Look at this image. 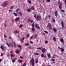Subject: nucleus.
Wrapping results in <instances>:
<instances>
[{
  "instance_id": "f03ea898",
  "label": "nucleus",
  "mask_w": 66,
  "mask_h": 66,
  "mask_svg": "<svg viewBox=\"0 0 66 66\" xmlns=\"http://www.w3.org/2000/svg\"><path fill=\"white\" fill-rule=\"evenodd\" d=\"M42 19V17L41 16L38 15L37 17V19L38 21H39Z\"/></svg>"
},
{
  "instance_id": "4be33fe9",
  "label": "nucleus",
  "mask_w": 66,
  "mask_h": 66,
  "mask_svg": "<svg viewBox=\"0 0 66 66\" xmlns=\"http://www.w3.org/2000/svg\"><path fill=\"white\" fill-rule=\"evenodd\" d=\"M34 63V61H32V63L31 64L32 66H34L35 64Z\"/></svg>"
},
{
  "instance_id": "7c9ffc66",
  "label": "nucleus",
  "mask_w": 66,
  "mask_h": 66,
  "mask_svg": "<svg viewBox=\"0 0 66 66\" xmlns=\"http://www.w3.org/2000/svg\"><path fill=\"white\" fill-rule=\"evenodd\" d=\"M53 30L54 32H56V31H57V30L56 29H54V28L53 29Z\"/></svg>"
},
{
  "instance_id": "052dcab7",
  "label": "nucleus",
  "mask_w": 66,
  "mask_h": 66,
  "mask_svg": "<svg viewBox=\"0 0 66 66\" xmlns=\"http://www.w3.org/2000/svg\"><path fill=\"white\" fill-rule=\"evenodd\" d=\"M29 49H32V48L31 47V46H29Z\"/></svg>"
},
{
  "instance_id": "58836bf2",
  "label": "nucleus",
  "mask_w": 66,
  "mask_h": 66,
  "mask_svg": "<svg viewBox=\"0 0 66 66\" xmlns=\"http://www.w3.org/2000/svg\"><path fill=\"white\" fill-rule=\"evenodd\" d=\"M14 45V47H15V48H16V43L15 44H14L13 45Z\"/></svg>"
},
{
  "instance_id": "9b49d317",
  "label": "nucleus",
  "mask_w": 66,
  "mask_h": 66,
  "mask_svg": "<svg viewBox=\"0 0 66 66\" xmlns=\"http://www.w3.org/2000/svg\"><path fill=\"white\" fill-rule=\"evenodd\" d=\"M24 38L23 37L22 38V39L21 40L22 43H23V42H24Z\"/></svg>"
},
{
  "instance_id": "4468645a",
  "label": "nucleus",
  "mask_w": 66,
  "mask_h": 66,
  "mask_svg": "<svg viewBox=\"0 0 66 66\" xmlns=\"http://www.w3.org/2000/svg\"><path fill=\"white\" fill-rule=\"evenodd\" d=\"M20 17H19L18 18H16V19H15V20H16V21H18V20H19V19H20Z\"/></svg>"
},
{
  "instance_id": "6ab92c4d",
  "label": "nucleus",
  "mask_w": 66,
  "mask_h": 66,
  "mask_svg": "<svg viewBox=\"0 0 66 66\" xmlns=\"http://www.w3.org/2000/svg\"><path fill=\"white\" fill-rule=\"evenodd\" d=\"M16 60V59H15L12 60V63H14V62H15Z\"/></svg>"
},
{
  "instance_id": "13d9d810",
  "label": "nucleus",
  "mask_w": 66,
  "mask_h": 66,
  "mask_svg": "<svg viewBox=\"0 0 66 66\" xmlns=\"http://www.w3.org/2000/svg\"><path fill=\"white\" fill-rule=\"evenodd\" d=\"M52 20H53V22H54V21H55V19H54L53 18Z\"/></svg>"
},
{
  "instance_id": "c03bdc74",
  "label": "nucleus",
  "mask_w": 66,
  "mask_h": 66,
  "mask_svg": "<svg viewBox=\"0 0 66 66\" xmlns=\"http://www.w3.org/2000/svg\"><path fill=\"white\" fill-rule=\"evenodd\" d=\"M20 59H23V57H22V56H20L19 57Z\"/></svg>"
},
{
  "instance_id": "bb28decb",
  "label": "nucleus",
  "mask_w": 66,
  "mask_h": 66,
  "mask_svg": "<svg viewBox=\"0 0 66 66\" xmlns=\"http://www.w3.org/2000/svg\"><path fill=\"white\" fill-rule=\"evenodd\" d=\"M15 55L13 54H11V57H14L15 56Z\"/></svg>"
},
{
  "instance_id": "5fc2aeb1",
  "label": "nucleus",
  "mask_w": 66,
  "mask_h": 66,
  "mask_svg": "<svg viewBox=\"0 0 66 66\" xmlns=\"http://www.w3.org/2000/svg\"><path fill=\"white\" fill-rule=\"evenodd\" d=\"M12 43L13 44H16V43L15 42H14V41H12Z\"/></svg>"
},
{
  "instance_id": "8fccbe9b",
  "label": "nucleus",
  "mask_w": 66,
  "mask_h": 66,
  "mask_svg": "<svg viewBox=\"0 0 66 66\" xmlns=\"http://www.w3.org/2000/svg\"><path fill=\"white\" fill-rule=\"evenodd\" d=\"M27 36L28 37H30V35L29 34H28L27 35Z\"/></svg>"
},
{
  "instance_id": "a18cd8bd",
  "label": "nucleus",
  "mask_w": 66,
  "mask_h": 66,
  "mask_svg": "<svg viewBox=\"0 0 66 66\" xmlns=\"http://www.w3.org/2000/svg\"><path fill=\"white\" fill-rule=\"evenodd\" d=\"M51 61H55V59H51Z\"/></svg>"
},
{
  "instance_id": "72a5a7b5",
  "label": "nucleus",
  "mask_w": 66,
  "mask_h": 66,
  "mask_svg": "<svg viewBox=\"0 0 66 66\" xmlns=\"http://www.w3.org/2000/svg\"><path fill=\"white\" fill-rule=\"evenodd\" d=\"M6 44H7V45L9 47H10V44H8V43H6Z\"/></svg>"
},
{
  "instance_id": "79ce46f5",
  "label": "nucleus",
  "mask_w": 66,
  "mask_h": 66,
  "mask_svg": "<svg viewBox=\"0 0 66 66\" xmlns=\"http://www.w3.org/2000/svg\"><path fill=\"white\" fill-rule=\"evenodd\" d=\"M18 47H19V48H20L21 47V46L20 45H18Z\"/></svg>"
},
{
  "instance_id": "3c124183",
  "label": "nucleus",
  "mask_w": 66,
  "mask_h": 66,
  "mask_svg": "<svg viewBox=\"0 0 66 66\" xmlns=\"http://www.w3.org/2000/svg\"><path fill=\"white\" fill-rule=\"evenodd\" d=\"M25 45L27 46H28V45H29V44L28 43H27Z\"/></svg>"
},
{
  "instance_id": "b1692460",
  "label": "nucleus",
  "mask_w": 66,
  "mask_h": 66,
  "mask_svg": "<svg viewBox=\"0 0 66 66\" xmlns=\"http://www.w3.org/2000/svg\"><path fill=\"white\" fill-rule=\"evenodd\" d=\"M9 44L11 46V47H12V48H13V47H14V46L11 43H10Z\"/></svg>"
},
{
  "instance_id": "bf43d9fd",
  "label": "nucleus",
  "mask_w": 66,
  "mask_h": 66,
  "mask_svg": "<svg viewBox=\"0 0 66 66\" xmlns=\"http://www.w3.org/2000/svg\"><path fill=\"white\" fill-rule=\"evenodd\" d=\"M14 7V6H11V7H10V9H12V8H13Z\"/></svg>"
},
{
  "instance_id": "338daca9",
  "label": "nucleus",
  "mask_w": 66,
  "mask_h": 66,
  "mask_svg": "<svg viewBox=\"0 0 66 66\" xmlns=\"http://www.w3.org/2000/svg\"><path fill=\"white\" fill-rule=\"evenodd\" d=\"M11 11H12V10H9V12H11Z\"/></svg>"
},
{
  "instance_id": "a878e982",
  "label": "nucleus",
  "mask_w": 66,
  "mask_h": 66,
  "mask_svg": "<svg viewBox=\"0 0 66 66\" xmlns=\"http://www.w3.org/2000/svg\"><path fill=\"white\" fill-rule=\"evenodd\" d=\"M37 34H36L34 36V38H36V39H37Z\"/></svg>"
},
{
  "instance_id": "f8f14e48",
  "label": "nucleus",
  "mask_w": 66,
  "mask_h": 66,
  "mask_svg": "<svg viewBox=\"0 0 66 66\" xmlns=\"http://www.w3.org/2000/svg\"><path fill=\"white\" fill-rule=\"evenodd\" d=\"M53 40L54 41L56 42V38L55 36L53 38Z\"/></svg>"
},
{
  "instance_id": "de8ad7c7",
  "label": "nucleus",
  "mask_w": 66,
  "mask_h": 66,
  "mask_svg": "<svg viewBox=\"0 0 66 66\" xmlns=\"http://www.w3.org/2000/svg\"><path fill=\"white\" fill-rule=\"evenodd\" d=\"M37 49H39V50H41L42 48L41 47H38L37 48Z\"/></svg>"
},
{
  "instance_id": "a19ab883",
  "label": "nucleus",
  "mask_w": 66,
  "mask_h": 66,
  "mask_svg": "<svg viewBox=\"0 0 66 66\" xmlns=\"http://www.w3.org/2000/svg\"><path fill=\"white\" fill-rule=\"evenodd\" d=\"M61 12H62L63 13H65V11H64V10H61Z\"/></svg>"
},
{
  "instance_id": "f704fd0d",
  "label": "nucleus",
  "mask_w": 66,
  "mask_h": 66,
  "mask_svg": "<svg viewBox=\"0 0 66 66\" xmlns=\"http://www.w3.org/2000/svg\"><path fill=\"white\" fill-rule=\"evenodd\" d=\"M44 32L45 33H46V34H48V31H46L44 30Z\"/></svg>"
},
{
  "instance_id": "9d476101",
  "label": "nucleus",
  "mask_w": 66,
  "mask_h": 66,
  "mask_svg": "<svg viewBox=\"0 0 66 66\" xmlns=\"http://www.w3.org/2000/svg\"><path fill=\"white\" fill-rule=\"evenodd\" d=\"M61 24L62 26V28L64 27V22L63 21H62L61 22Z\"/></svg>"
},
{
  "instance_id": "c85d7f7f",
  "label": "nucleus",
  "mask_w": 66,
  "mask_h": 66,
  "mask_svg": "<svg viewBox=\"0 0 66 66\" xmlns=\"http://www.w3.org/2000/svg\"><path fill=\"white\" fill-rule=\"evenodd\" d=\"M59 8H60V10H61V9H62V5H59Z\"/></svg>"
},
{
  "instance_id": "1a4fd4ad",
  "label": "nucleus",
  "mask_w": 66,
  "mask_h": 66,
  "mask_svg": "<svg viewBox=\"0 0 66 66\" xmlns=\"http://www.w3.org/2000/svg\"><path fill=\"white\" fill-rule=\"evenodd\" d=\"M0 48L2 50H4V48L3 46V45H1V46Z\"/></svg>"
},
{
  "instance_id": "37998d69",
  "label": "nucleus",
  "mask_w": 66,
  "mask_h": 66,
  "mask_svg": "<svg viewBox=\"0 0 66 66\" xmlns=\"http://www.w3.org/2000/svg\"><path fill=\"white\" fill-rule=\"evenodd\" d=\"M36 63H37L38 62V60H36Z\"/></svg>"
},
{
  "instance_id": "e2e57ef3",
  "label": "nucleus",
  "mask_w": 66,
  "mask_h": 66,
  "mask_svg": "<svg viewBox=\"0 0 66 66\" xmlns=\"http://www.w3.org/2000/svg\"><path fill=\"white\" fill-rule=\"evenodd\" d=\"M5 34H4V37H5V38H6V36H5Z\"/></svg>"
},
{
  "instance_id": "603ef678",
  "label": "nucleus",
  "mask_w": 66,
  "mask_h": 66,
  "mask_svg": "<svg viewBox=\"0 0 66 66\" xmlns=\"http://www.w3.org/2000/svg\"><path fill=\"white\" fill-rule=\"evenodd\" d=\"M45 43L46 44H48V41H45Z\"/></svg>"
},
{
  "instance_id": "c756f323",
  "label": "nucleus",
  "mask_w": 66,
  "mask_h": 66,
  "mask_svg": "<svg viewBox=\"0 0 66 66\" xmlns=\"http://www.w3.org/2000/svg\"><path fill=\"white\" fill-rule=\"evenodd\" d=\"M13 14L15 16H17V14L16 13H13Z\"/></svg>"
},
{
  "instance_id": "4d7b16f0",
  "label": "nucleus",
  "mask_w": 66,
  "mask_h": 66,
  "mask_svg": "<svg viewBox=\"0 0 66 66\" xmlns=\"http://www.w3.org/2000/svg\"><path fill=\"white\" fill-rule=\"evenodd\" d=\"M47 2H50V0H46Z\"/></svg>"
},
{
  "instance_id": "5701e85b",
  "label": "nucleus",
  "mask_w": 66,
  "mask_h": 66,
  "mask_svg": "<svg viewBox=\"0 0 66 66\" xmlns=\"http://www.w3.org/2000/svg\"><path fill=\"white\" fill-rule=\"evenodd\" d=\"M18 62H19V63H22V61L21 60H18Z\"/></svg>"
},
{
  "instance_id": "dca6fc26",
  "label": "nucleus",
  "mask_w": 66,
  "mask_h": 66,
  "mask_svg": "<svg viewBox=\"0 0 66 66\" xmlns=\"http://www.w3.org/2000/svg\"><path fill=\"white\" fill-rule=\"evenodd\" d=\"M60 50L61 52H63L64 51V49L63 48H62Z\"/></svg>"
},
{
  "instance_id": "cd10ccee",
  "label": "nucleus",
  "mask_w": 66,
  "mask_h": 66,
  "mask_svg": "<svg viewBox=\"0 0 66 66\" xmlns=\"http://www.w3.org/2000/svg\"><path fill=\"white\" fill-rule=\"evenodd\" d=\"M29 4H31V1L30 0H29L27 1Z\"/></svg>"
},
{
  "instance_id": "7ed1b4c3",
  "label": "nucleus",
  "mask_w": 66,
  "mask_h": 66,
  "mask_svg": "<svg viewBox=\"0 0 66 66\" xmlns=\"http://www.w3.org/2000/svg\"><path fill=\"white\" fill-rule=\"evenodd\" d=\"M36 28L37 30L38 29H40V28L39 27V26H38V24H36L35 25Z\"/></svg>"
},
{
  "instance_id": "ddd939ff",
  "label": "nucleus",
  "mask_w": 66,
  "mask_h": 66,
  "mask_svg": "<svg viewBox=\"0 0 66 66\" xmlns=\"http://www.w3.org/2000/svg\"><path fill=\"white\" fill-rule=\"evenodd\" d=\"M26 65H27V62H25L22 65H21V66H26Z\"/></svg>"
},
{
  "instance_id": "6e6552de",
  "label": "nucleus",
  "mask_w": 66,
  "mask_h": 66,
  "mask_svg": "<svg viewBox=\"0 0 66 66\" xmlns=\"http://www.w3.org/2000/svg\"><path fill=\"white\" fill-rule=\"evenodd\" d=\"M45 52H46V49L45 48H43L42 49V53H44Z\"/></svg>"
},
{
  "instance_id": "6e6d98bb",
  "label": "nucleus",
  "mask_w": 66,
  "mask_h": 66,
  "mask_svg": "<svg viewBox=\"0 0 66 66\" xmlns=\"http://www.w3.org/2000/svg\"><path fill=\"white\" fill-rule=\"evenodd\" d=\"M9 55H10V53H9L7 54V56H9Z\"/></svg>"
},
{
  "instance_id": "e433bc0d",
  "label": "nucleus",
  "mask_w": 66,
  "mask_h": 66,
  "mask_svg": "<svg viewBox=\"0 0 66 66\" xmlns=\"http://www.w3.org/2000/svg\"><path fill=\"white\" fill-rule=\"evenodd\" d=\"M41 56L42 57H44V54H42Z\"/></svg>"
},
{
  "instance_id": "39448f33",
  "label": "nucleus",
  "mask_w": 66,
  "mask_h": 66,
  "mask_svg": "<svg viewBox=\"0 0 66 66\" xmlns=\"http://www.w3.org/2000/svg\"><path fill=\"white\" fill-rule=\"evenodd\" d=\"M47 27H52V25L51 24V23H48V25L47 26Z\"/></svg>"
},
{
  "instance_id": "c9c22d12",
  "label": "nucleus",
  "mask_w": 66,
  "mask_h": 66,
  "mask_svg": "<svg viewBox=\"0 0 66 66\" xmlns=\"http://www.w3.org/2000/svg\"><path fill=\"white\" fill-rule=\"evenodd\" d=\"M19 14L20 15V16H22V13L20 12H19Z\"/></svg>"
},
{
  "instance_id": "0eeeda50",
  "label": "nucleus",
  "mask_w": 66,
  "mask_h": 66,
  "mask_svg": "<svg viewBox=\"0 0 66 66\" xmlns=\"http://www.w3.org/2000/svg\"><path fill=\"white\" fill-rule=\"evenodd\" d=\"M19 31L18 30H15L13 32L14 34H17V33H19Z\"/></svg>"
},
{
  "instance_id": "20e7f679",
  "label": "nucleus",
  "mask_w": 66,
  "mask_h": 66,
  "mask_svg": "<svg viewBox=\"0 0 66 66\" xmlns=\"http://www.w3.org/2000/svg\"><path fill=\"white\" fill-rule=\"evenodd\" d=\"M54 13L55 16L56 17V16H57L58 15V12H57V11H55L54 12Z\"/></svg>"
},
{
  "instance_id": "393cba45",
  "label": "nucleus",
  "mask_w": 66,
  "mask_h": 66,
  "mask_svg": "<svg viewBox=\"0 0 66 66\" xmlns=\"http://www.w3.org/2000/svg\"><path fill=\"white\" fill-rule=\"evenodd\" d=\"M60 41L62 42V43H64V40H63V39L62 38L61 39H60Z\"/></svg>"
},
{
  "instance_id": "69168bd1",
  "label": "nucleus",
  "mask_w": 66,
  "mask_h": 66,
  "mask_svg": "<svg viewBox=\"0 0 66 66\" xmlns=\"http://www.w3.org/2000/svg\"><path fill=\"white\" fill-rule=\"evenodd\" d=\"M3 55H4V54L1 53V56H3Z\"/></svg>"
},
{
  "instance_id": "864d4df0",
  "label": "nucleus",
  "mask_w": 66,
  "mask_h": 66,
  "mask_svg": "<svg viewBox=\"0 0 66 66\" xmlns=\"http://www.w3.org/2000/svg\"><path fill=\"white\" fill-rule=\"evenodd\" d=\"M59 4H62V2H59Z\"/></svg>"
},
{
  "instance_id": "412c9836",
  "label": "nucleus",
  "mask_w": 66,
  "mask_h": 66,
  "mask_svg": "<svg viewBox=\"0 0 66 66\" xmlns=\"http://www.w3.org/2000/svg\"><path fill=\"white\" fill-rule=\"evenodd\" d=\"M27 12H30L31 11V9H28L27 10Z\"/></svg>"
},
{
  "instance_id": "a211bd4d",
  "label": "nucleus",
  "mask_w": 66,
  "mask_h": 66,
  "mask_svg": "<svg viewBox=\"0 0 66 66\" xmlns=\"http://www.w3.org/2000/svg\"><path fill=\"white\" fill-rule=\"evenodd\" d=\"M47 56L49 58H51V55L49 53L47 54Z\"/></svg>"
},
{
  "instance_id": "4c0bfd02",
  "label": "nucleus",
  "mask_w": 66,
  "mask_h": 66,
  "mask_svg": "<svg viewBox=\"0 0 66 66\" xmlns=\"http://www.w3.org/2000/svg\"><path fill=\"white\" fill-rule=\"evenodd\" d=\"M30 44H34V43L33 42L31 41H30Z\"/></svg>"
},
{
  "instance_id": "aec40b11",
  "label": "nucleus",
  "mask_w": 66,
  "mask_h": 66,
  "mask_svg": "<svg viewBox=\"0 0 66 66\" xmlns=\"http://www.w3.org/2000/svg\"><path fill=\"white\" fill-rule=\"evenodd\" d=\"M35 9V8H34V6H32V7H31V10H34Z\"/></svg>"
},
{
  "instance_id": "09e8293b",
  "label": "nucleus",
  "mask_w": 66,
  "mask_h": 66,
  "mask_svg": "<svg viewBox=\"0 0 66 66\" xmlns=\"http://www.w3.org/2000/svg\"><path fill=\"white\" fill-rule=\"evenodd\" d=\"M49 27V29H50V30H52V27Z\"/></svg>"
},
{
  "instance_id": "423d86ee",
  "label": "nucleus",
  "mask_w": 66,
  "mask_h": 66,
  "mask_svg": "<svg viewBox=\"0 0 66 66\" xmlns=\"http://www.w3.org/2000/svg\"><path fill=\"white\" fill-rule=\"evenodd\" d=\"M15 52L17 54H19V53H20V51L19 50H17L15 51Z\"/></svg>"
},
{
  "instance_id": "f257e3e1",
  "label": "nucleus",
  "mask_w": 66,
  "mask_h": 66,
  "mask_svg": "<svg viewBox=\"0 0 66 66\" xmlns=\"http://www.w3.org/2000/svg\"><path fill=\"white\" fill-rule=\"evenodd\" d=\"M7 1H6L4 3H3L2 5V6L4 7H5V6H6L7 5Z\"/></svg>"
},
{
  "instance_id": "49530a36",
  "label": "nucleus",
  "mask_w": 66,
  "mask_h": 66,
  "mask_svg": "<svg viewBox=\"0 0 66 66\" xmlns=\"http://www.w3.org/2000/svg\"><path fill=\"white\" fill-rule=\"evenodd\" d=\"M28 23L30 22V19H28Z\"/></svg>"
},
{
  "instance_id": "2f4dec72",
  "label": "nucleus",
  "mask_w": 66,
  "mask_h": 66,
  "mask_svg": "<svg viewBox=\"0 0 66 66\" xmlns=\"http://www.w3.org/2000/svg\"><path fill=\"white\" fill-rule=\"evenodd\" d=\"M31 26L32 27H34V23H33L32 24H31Z\"/></svg>"
},
{
  "instance_id": "0e129e2a",
  "label": "nucleus",
  "mask_w": 66,
  "mask_h": 66,
  "mask_svg": "<svg viewBox=\"0 0 66 66\" xmlns=\"http://www.w3.org/2000/svg\"><path fill=\"white\" fill-rule=\"evenodd\" d=\"M36 55H39V54L37 53L36 54Z\"/></svg>"
},
{
  "instance_id": "680f3d73",
  "label": "nucleus",
  "mask_w": 66,
  "mask_h": 66,
  "mask_svg": "<svg viewBox=\"0 0 66 66\" xmlns=\"http://www.w3.org/2000/svg\"><path fill=\"white\" fill-rule=\"evenodd\" d=\"M34 17L35 18H36V15L35 14L34 15Z\"/></svg>"
},
{
  "instance_id": "ea45409f",
  "label": "nucleus",
  "mask_w": 66,
  "mask_h": 66,
  "mask_svg": "<svg viewBox=\"0 0 66 66\" xmlns=\"http://www.w3.org/2000/svg\"><path fill=\"white\" fill-rule=\"evenodd\" d=\"M22 26H23V25H22V24L20 25L19 26V28H21V27H22Z\"/></svg>"
},
{
  "instance_id": "473e14b6",
  "label": "nucleus",
  "mask_w": 66,
  "mask_h": 66,
  "mask_svg": "<svg viewBox=\"0 0 66 66\" xmlns=\"http://www.w3.org/2000/svg\"><path fill=\"white\" fill-rule=\"evenodd\" d=\"M33 61H34V59H31V60L30 61V63H32V62H33Z\"/></svg>"
},
{
  "instance_id": "774afa93",
  "label": "nucleus",
  "mask_w": 66,
  "mask_h": 66,
  "mask_svg": "<svg viewBox=\"0 0 66 66\" xmlns=\"http://www.w3.org/2000/svg\"><path fill=\"white\" fill-rule=\"evenodd\" d=\"M33 20H32L31 21H30L31 23H32V22H33Z\"/></svg>"
},
{
  "instance_id": "f3484780",
  "label": "nucleus",
  "mask_w": 66,
  "mask_h": 66,
  "mask_svg": "<svg viewBox=\"0 0 66 66\" xmlns=\"http://www.w3.org/2000/svg\"><path fill=\"white\" fill-rule=\"evenodd\" d=\"M31 30L32 31V32H34L35 30V28L34 27H33L31 29Z\"/></svg>"
},
{
  "instance_id": "2eb2a0df",
  "label": "nucleus",
  "mask_w": 66,
  "mask_h": 66,
  "mask_svg": "<svg viewBox=\"0 0 66 66\" xmlns=\"http://www.w3.org/2000/svg\"><path fill=\"white\" fill-rule=\"evenodd\" d=\"M20 11V9L19 8H18L16 10V12L17 13H18L19 11Z\"/></svg>"
}]
</instances>
